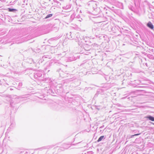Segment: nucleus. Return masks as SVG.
<instances>
[{"mask_svg": "<svg viewBox=\"0 0 154 154\" xmlns=\"http://www.w3.org/2000/svg\"><path fill=\"white\" fill-rule=\"evenodd\" d=\"M104 138V136H101L98 139V141H100L101 140Z\"/></svg>", "mask_w": 154, "mask_h": 154, "instance_id": "nucleus-5", "label": "nucleus"}, {"mask_svg": "<svg viewBox=\"0 0 154 154\" xmlns=\"http://www.w3.org/2000/svg\"><path fill=\"white\" fill-rule=\"evenodd\" d=\"M8 10L9 11H16L17 10L14 9H12L11 8H8Z\"/></svg>", "mask_w": 154, "mask_h": 154, "instance_id": "nucleus-3", "label": "nucleus"}, {"mask_svg": "<svg viewBox=\"0 0 154 154\" xmlns=\"http://www.w3.org/2000/svg\"><path fill=\"white\" fill-rule=\"evenodd\" d=\"M52 16V14H49L48 15L46 16V17H45V19H47V18H48L51 17Z\"/></svg>", "mask_w": 154, "mask_h": 154, "instance_id": "nucleus-4", "label": "nucleus"}, {"mask_svg": "<svg viewBox=\"0 0 154 154\" xmlns=\"http://www.w3.org/2000/svg\"><path fill=\"white\" fill-rule=\"evenodd\" d=\"M147 26L151 29H153L154 28L153 25L150 22H149L147 24Z\"/></svg>", "mask_w": 154, "mask_h": 154, "instance_id": "nucleus-1", "label": "nucleus"}, {"mask_svg": "<svg viewBox=\"0 0 154 154\" xmlns=\"http://www.w3.org/2000/svg\"><path fill=\"white\" fill-rule=\"evenodd\" d=\"M135 134L134 135H133L132 136H137V135H138L139 134Z\"/></svg>", "mask_w": 154, "mask_h": 154, "instance_id": "nucleus-6", "label": "nucleus"}, {"mask_svg": "<svg viewBox=\"0 0 154 154\" xmlns=\"http://www.w3.org/2000/svg\"><path fill=\"white\" fill-rule=\"evenodd\" d=\"M147 118L149 119L150 120L152 121H154V117L152 116H149L147 117Z\"/></svg>", "mask_w": 154, "mask_h": 154, "instance_id": "nucleus-2", "label": "nucleus"}]
</instances>
